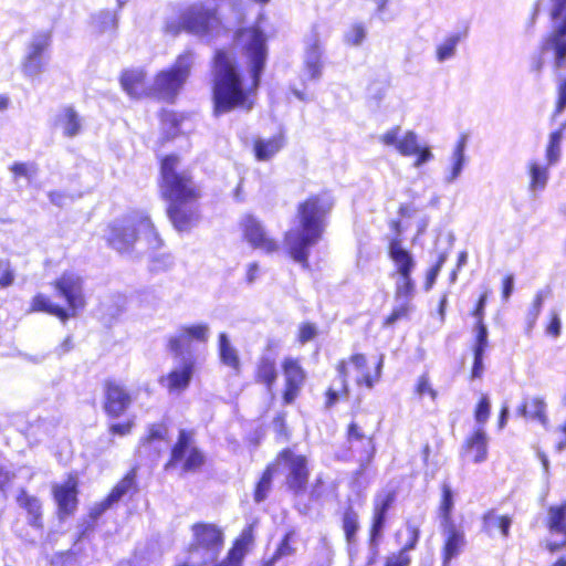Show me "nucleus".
<instances>
[{
    "label": "nucleus",
    "instance_id": "1",
    "mask_svg": "<svg viewBox=\"0 0 566 566\" xmlns=\"http://www.w3.org/2000/svg\"><path fill=\"white\" fill-rule=\"evenodd\" d=\"M233 42L241 48L248 60L251 82L245 84L229 49L214 50L210 60V97L214 116L234 111H252L266 64V36L259 27L238 28L233 33Z\"/></svg>",
    "mask_w": 566,
    "mask_h": 566
},
{
    "label": "nucleus",
    "instance_id": "2",
    "mask_svg": "<svg viewBox=\"0 0 566 566\" xmlns=\"http://www.w3.org/2000/svg\"><path fill=\"white\" fill-rule=\"evenodd\" d=\"M157 163V188L159 198L166 203V216L175 230L189 231L201 218L199 202L203 197L202 187L191 170L180 169V155L164 154Z\"/></svg>",
    "mask_w": 566,
    "mask_h": 566
},
{
    "label": "nucleus",
    "instance_id": "3",
    "mask_svg": "<svg viewBox=\"0 0 566 566\" xmlns=\"http://www.w3.org/2000/svg\"><path fill=\"white\" fill-rule=\"evenodd\" d=\"M333 207L327 190L311 193L296 205L295 227L284 233L283 243L285 253L305 270L310 269V250L323 239Z\"/></svg>",
    "mask_w": 566,
    "mask_h": 566
},
{
    "label": "nucleus",
    "instance_id": "4",
    "mask_svg": "<svg viewBox=\"0 0 566 566\" xmlns=\"http://www.w3.org/2000/svg\"><path fill=\"white\" fill-rule=\"evenodd\" d=\"M104 240L108 248L119 254L133 252L137 242H142L145 252L149 254L164 247V240L151 218L143 212L127 213L108 222Z\"/></svg>",
    "mask_w": 566,
    "mask_h": 566
},
{
    "label": "nucleus",
    "instance_id": "5",
    "mask_svg": "<svg viewBox=\"0 0 566 566\" xmlns=\"http://www.w3.org/2000/svg\"><path fill=\"white\" fill-rule=\"evenodd\" d=\"M210 328L206 323L181 325L177 333L166 339V350L180 365L171 369L165 377L169 391H184L188 388L196 368V359L190 353L191 343L206 344Z\"/></svg>",
    "mask_w": 566,
    "mask_h": 566
},
{
    "label": "nucleus",
    "instance_id": "6",
    "mask_svg": "<svg viewBox=\"0 0 566 566\" xmlns=\"http://www.w3.org/2000/svg\"><path fill=\"white\" fill-rule=\"evenodd\" d=\"M55 293L65 300L66 305L54 303L50 295L36 293L30 301L28 313H44L56 317L61 323L76 317L86 306L83 279L65 271L50 282Z\"/></svg>",
    "mask_w": 566,
    "mask_h": 566
},
{
    "label": "nucleus",
    "instance_id": "7",
    "mask_svg": "<svg viewBox=\"0 0 566 566\" xmlns=\"http://www.w3.org/2000/svg\"><path fill=\"white\" fill-rule=\"evenodd\" d=\"M207 464V454L196 442L192 429H180L170 446L164 463L166 472L178 471L181 475L200 472Z\"/></svg>",
    "mask_w": 566,
    "mask_h": 566
},
{
    "label": "nucleus",
    "instance_id": "8",
    "mask_svg": "<svg viewBox=\"0 0 566 566\" xmlns=\"http://www.w3.org/2000/svg\"><path fill=\"white\" fill-rule=\"evenodd\" d=\"M193 53L185 51L167 69L158 71L151 83V97L174 103L190 76Z\"/></svg>",
    "mask_w": 566,
    "mask_h": 566
},
{
    "label": "nucleus",
    "instance_id": "9",
    "mask_svg": "<svg viewBox=\"0 0 566 566\" xmlns=\"http://www.w3.org/2000/svg\"><path fill=\"white\" fill-rule=\"evenodd\" d=\"M388 226L394 235L388 241L387 253L401 279V282L396 285L395 298H411L415 292V283L411 277L415 260L411 252L402 247L401 235L405 227H401L399 219L390 220Z\"/></svg>",
    "mask_w": 566,
    "mask_h": 566
},
{
    "label": "nucleus",
    "instance_id": "10",
    "mask_svg": "<svg viewBox=\"0 0 566 566\" xmlns=\"http://www.w3.org/2000/svg\"><path fill=\"white\" fill-rule=\"evenodd\" d=\"M275 468H285L283 484L293 495H303L308 489L311 476L308 459L305 454L295 453L291 448L280 450L274 460Z\"/></svg>",
    "mask_w": 566,
    "mask_h": 566
},
{
    "label": "nucleus",
    "instance_id": "11",
    "mask_svg": "<svg viewBox=\"0 0 566 566\" xmlns=\"http://www.w3.org/2000/svg\"><path fill=\"white\" fill-rule=\"evenodd\" d=\"M368 413L354 415L345 430V439L350 450L359 454L361 467L370 464L376 454V433L369 427Z\"/></svg>",
    "mask_w": 566,
    "mask_h": 566
},
{
    "label": "nucleus",
    "instance_id": "12",
    "mask_svg": "<svg viewBox=\"0 0 566 566\" xmlns=\"http://www.w3.org/2000/svg\"><path fill=\"white\" fill-rule=\"evenodd\" d=\"M192 539L186 547V553L191 556L203 552L216 557L224 546L223 530L211 522H196L190 526Z\"/></svg>",
    "mask_w": 566,
    "mask_h": 566
},
{
    "label": "nucleus",
    "instance_id": "13",
    "mask_svg": "<svg viewBox=\"0 0 566 566\" xmlns=\"http://www.w3.org/2000/svg\"><path fill=\"white\" fill-rule=\"evenodd\" d=\"M80 482L76 473H69L61 483L51 488L52 499L55 503V515L60 522L72 517L78 509Z\"/></svg>",
    "mask_w": 566,
    "mask_h": 566
},
{
    "label": "nucleus",
    "instance_id": "14",
    "mask_svg": "<svg viewBox=\"0 0 566 566\" xmlns=\"http://www.w3.org/2000/svg\"><path fill=\"white\" fill-rule=\"evenodd\" d=\"M283 374L281 402L283 406L292 405L300 397L307 380V373L298 357L285 356L280 364Z\"/></svg>",
    "mask_w": 566,
    "mask_h": 566
},
{
    "label": "nucleus",
    "instance_id": "15",
    "mask_svg": "<svg viewBox=\"0 0 566 566\" xmlns=\"http://www.w3.org/2000/svg\"><path fill=\"white\" fill-rule=\"evenodd\" d=\"M407 541L406 543L395 552L387 554L382 558L381 566H410L412 557L410 551L415 549L420 539V528L415 524H407ZM380 560L379 545L371 546V551L368 553L365 559V566H378Z\"/></svg>",
    "mask_w": 566,
    "mask_h": 566
},
{
    "label": "nucleus",
    "instance_id": "16",
    "mask_svg": "<svg viewBox=\"0 0 566 566\" xmlns=\"http://www.w3.org/2000/svg\"><path fill=\"white\" fill-rule=\"evenodd\" d=\"M137 486V467H132L126 473L114 484L104 499L95 503L88 512L92 520H97L113 505L118 503L125 495L136 493Z\"/></svg>",
    "mask_w": 566,
    "mask_h": 566
},
{
    "label": "nucleus",
    "instance_id": "17",
    "mask_svg": "<svg viewBox=\"0 0 566 566\" xmlns=\"http://www.w3.org/2000/svg\"><path fill=\"white\" fill-rule=\"evenodd\" d=\"M397 497V491L391 489L377 493L373 501L371 517L368 527V544L378 546L382 531L387 523V514L394 506Z\"/></svg>",
    "mask_w": 566,
    "mask_h": 566
},
{
    "label": "nucleus",
    "instance_id": "18",
    "mask_svg": "<svg viewBox=\"0 0 566 566\" xmlns=\"http://www.w3.org/2000/svg\"><path fill=\"white\" fill-rule=\"evenodd\" d=\"M243 239L251 248L266 254H273L280 250L276 239L269 235L262 222L253 214H245L240 221Z\"/></svg>",
    "mask_w": 566,
    "mask_h": 566
},
{
    "label": "nucleus",
    "instance_id": "19",
    "mask_svg": "<svg viewBox=\"0 0 566 566\" xmlns=\"http://www.w3.org/2000/svg\"><path fill=\"white\" fill-rule=\"evenodd\" d=\"M180 23L190 33L208 35L220 24V19L216 9L192 6L182 13Z\"/></svg>",
    "mask_w": 566,
    "mask_h": 566
},
{
    "label": "nucleus",
    "instance_id": "20",
    "mask_svg": "<svg viewBox=\"0 0 566 566\" xmlns=\"http://www.w3.org/2000/svg\"><path fill=\"white\" fill-rule=\"evenodd\" d=\"M103 410L109 418H118L130 407L133 398L124 385L115 379L103 382Z\"/></svg>",
    "mask_w": 566,
    "mask_h": 566
},
{
    "label": "nucleus",
    "instance_id": "21",
    "mask_svg": "<svg viewBox=\"0 0 566 566\" xmlns=\"http://www.w3.org/2000/svg\"><path fill=\"white\" fill-rule=\"evenodd\" d=\"M545 526L551 534L562 536L559 541L547 542L546 548L551 553H555L566 547V499L558 504L548 506Z\"/></svg>",
    "mask_w": 566,
    "mask_h": 566
},
{
    "label": "nucleus",
    "instance_id": "22",
    "mask_svg": "<svg viewBox=\"0 0 566 566\" xmlns=\"http://www.w3.org/2000/svg\"><path fill=\"white\" fill-rule=\"evenodd\" d=\"M443 543L441 546V558L443 566H449L451 560L457 558L465 548V533L461 526L454 523L441 524Z\"/></svg>",
    "mask_w": 566,
    "mask_h": 566
},
{
    "label": "nucleus",
    "instance_id": "23",
    "mask_svg": "<svg viewBox=\"0 0 566 566\" xmlns=\"http://www.w3.org/2000/svg\"><path fill=\"white\" fill-rule=\"evenodd\" d=\"M347 367L353 365L354 368L359 373L356 378V385L366 388H373L381 378L384 356L380 355L375 367L368 368V358L363 353H354L347 359Z\"/></svg>",
    "mask_w": 566,
    "mask_h": 566
},
{
    "label": "nucleus",
    "instance_id": "24",
    "mask_svg": "<svg viewBox=\"0 0 566 566\" xmlns=\"http://www.w3.org/2000/svg\"><path fill=\"white\" fill-rule=\"evenodd\" d=\"M123 91L132 98L151 97V84H148L147 72L143 69H126L119 74Z\"/></svg>",
    "mask_w": 566,
    "mask_h": 566
},
{
    "label": "nucleus",
    "instance_id": "25",
    "mask_svg": "<svg viewBox=\"0 0 566 566\" xmlns=\"http://www.w3.org/2000/svg\"><path fill=\"white\" fill-rule=\"evenodd\" d=\"M15 502L24 512L28 525L36 531H43L44 511L41 499L31 494L25 488H20L15 496Z\"/></svg>",
    "mask_w": 566,
    "mask_h": 566
},
{
    "label": "nucleus",
    "instance_id": "26",
    "mask_svg": "<svg viewBox=\"0 0 566 566\" xmlns=\"http://www.w3.org/2000/svg\"><path fill=\"white\" fill-rule=\"evenodd\" d=\"M169 429L166 422H154L147 426L145 434L139 439V447L144 450L145 454L153 459L158 460L163 455V448L157 447V442L167 444L169 442Z\"/></svg>",
    "mask_w": 566,
    "mask_h": 566
},
{
    "label": "nucleus",
    "instance_id": "27",
    "mask_svg": "<svg viewBox=\"0 0 566 566\" xmlns=\"http://www.w3.org/2000/svg\"><path fill=\"white\" fill-rule=\"evenodd\" d=\"M253 382L272 392L277 384L279 368L274 356L261 354L254 365L252 374Z\"/></svg>",
    "mask_w": 566,
    "mask_h": 566
},
{
    "label": "nucleus",
    "instance_id": "28",
    "mask_svg": "<svg viewBox=\"0 0 566 566\" xmlns=\"http://www.w3.org/2000/svg\"><path fill=\"white\" fill-rule=\"evenodd\" d=\"M158 118L160 133L157 145L164 148L184 134L181 125L186 119V115L171 109H161L158 113Z\"/></svg>",
    "mask_w": 566,
    "mask_h": 566
},
{
    "label": "nucleus",
    "instance_id": "29",
    "mask_svg": "<svg viewBox=\"0 0 566 566\" xmlns=\"http://www.w3.org/2000/svg\"><path fill=\"white\" fill-rule=\"evenodd\" d=\"M549 19L555 23L552 29V41L558 53L566 50V0H549Z\"/></svg>",
    "mask_w": 566,
    "mask_h": 566
},
{
    "label": "nucleus",
    "instance_id": "30",
    "mask_svg": "<svg viewBox=\"0 0 566 566\" xmlns=\"http://www.w3.org/2000/svg\"><path fill=\"white\" fill-rule=\"evenodd\" d=\"M337 373L338 385H331L324 392V406L326 409L333 408L340 400L348 398L350 389L348 384L349 370H347V363L340 359L335 365Z\"/></svg>",
    "mask_w": 566,
    "mask_h": 566
},
{
    "label": "nucleus",
    "instance_id": "31",
    "mask_svg": "<svg viewBox=\"0 0 566 566\" xmlns=\"http://www.w3.org/2000/svg\"><path fill=\"white\" fill-rule=\"evenodd\" d=\"M397 150L401 156L411 157L415 156V166L419 167L424 163L432 159L433 155L429 146H420L418 136L415 132L408 130L399 140Z\"/></svg>",
    "mask_w": 566,
    "mask_h": 566
},
{
    "label": "nucleus",
    "instance_id": "32",
    "mask_svg": "<svg viewBox=\"0 0 566 566\" xmlns=\"http://www.w3.org/2000/svg\"><path fill=\"white\" fill-rule=\"evenodd\" d=\"M516 415L525 420L536 421L543 427H547L549 423L547 405L541 396L524 397L516 407Z\"/></svg>",
    "mask_w": 566,
    "mask_h": 566
},
{
    "label": "nucleus",
    "instance_id": "33",
    "mask_svg": "<svg viewBox=\"0 0 566 566\" xmlns=\"http://www.w3.org/2000/svg\"><path fill=\"white\" fill-rule=\"evenodd\" d=\"M217 347L220 363L230 368L234 375H240L243 364L239 350L232 345L226 333H219Z\"/></svg>",
    "mask_w": 566,
    "mask_h": 566
},
{
    "label": "nucleus",
    "instance_id": "34",
    "mask_svg": "<svg viewBox=\"0 0 566 566\" xmlns=\"http://www.w3.org/2000/svg\"><path fill=\"white\" fill-rule=\"evenodd\" d=\"M285 146V136L283 133L272 135L269 138H254L252 140V150L258 161L271 160Z\"/></svg>",
    "mask_w": 566,
    "mask_h": 566
},
{
    "label": "nucleus",
    "instance_id": "35",
    "mask_svg": "<svg viewBox=\"0 0 566 566\" xmlns=\"http://www.w3.org/2000/svg\"><path fill=\"white\" fill-rule=\"evenodd\" d=\"M255 541V523L245 525L239 535L232 541L227 551L232 557L244 565L247 555L251 552Z\"/></svg>",
    "mask_w": 566,
    "mask_h": 566
},
{
    "label": "nucleus",
    "instance_id": "36",
    "mask_svg": "<svg viewBox=\"0 0 566 566\" xmlns=\"http://www.w3.org/2000/svg\"><path fill=\"white\" fill-rule=\"evenodd\" d=\"M463 454L475 463H480L488 458L486 436L481 429L474 430L463 443Z\"/></svg>",
    "mask_w": 566,
    "mask_h": 566
},
{
    "label": "nucleus",
    "instance_id": "37",
    "mask_svg": "<svg viewBox=\"0 0 566 566\" xmlns=\"http://www.w3.org/2000/svg\"><path fill=\"white\" fill-rule=\"evenodd\" d=\"M512 523L510 515H497L494 509L485 511L481 516V528L489 535L497 530L502 537H509Z\"/></svg>",
    "mask_w": 566,
    "mask_h": 566
},
{
    "label": "nucleus",
    "instance_id": "38",
    "mask_svg": "<svg viewBox=\"0 0 566 566\" xmlns=\"http://www.w3.org/2000/svg\"><path fill=\"white\" fill-rule=\"evenodd\" d=\"M276 473L275 463L270 462L265 465V468L262 470L259 479L255 481L253 486V501L255 503H262L264 502L271 491L273 490V480Z\"/></svg>",
    "mask_w": 566,
    "mask_h": 566
},
{
    "label": "nucleus",
    "instance_id": "39",
    "mask_svg": "<svg viewBox=\"0 0 566 566\" xmlns=\"http://www.w3.org/2000/svg\"><path fill=\"white\" fill-rule=\"evenodd\" d=\"M56 124L69 138L78 135L82 129L81 117L73 106H66L62 109L56 117Z\"/></svg>",
    "mask_w": 566,
    "mask_h": 566
},
{
    "label": "nucleus",
    "instance_id": "40",
    "mask_svg": "<svg viewBox=\"0 0 566 566\" xmlns=\"http://www.w3.org/2000/svg\"><path fill=\"white\" fill-rule=\"evenodd\" d=\"M360 528L359 515L353 506H347L342 513V530L347 545L357 543V535Z\"/></svg>",
    "mask_w": 566,
    "mask_h": 566
},
{
    "label": "nucleus",
    "instance_id": "41",
    "mask_svg": "<svg viewBox=\"0 0 566 566\" xmlns=\"http://www.w3.org/2000/svg\"><path fill=\"white\" fill-rule=\"evenodd\" d=\"M440 501L438 505V516L441 524L454 523L452 512L454 507L453 491L448 483L440 486Z\"/></svg>",
    "mask_w": 566,
    "mask_h": 566
},
{
    "label": "nucleus",
    "instance_id": "42",
    "mask_svg": "<svg viewBox=\"0 0 566 566\" xmlns=\"http://www.w3.org/2000/svg\"><path fill=\"white\" fill-rule=\"evenodd\" d=\"M551 165H541L538 161H530L527 165V172L530 176L528 187L532 191H542L548 180V167Z\"/></svg>",
    "mask_w": 566,
    "mask_h": 566
},
{
    "label": "nucleus",
    "instance_id": "43",
    "mask_svg": "<svg viewBox=\"0 0 566 566\" xmlns=\"http://www.w3.org/2000/svg\"><path fill=\"white\" fill-rule=\"evenodd\" d=\"M566 129V122L563 123L558 129L552 132L549 134L548 143L546 146L545 157L547 160V165H554L558 161L560 156V142L563 138V133Z\"/></svg>",
    "mask_w": 566,
    "mask_h": 566
},
{
    "label": "nucleus",
    "instance_id": "44",
    "mask_svg": "<svg viewBox=\"0 0 566 566\" xmlns=\"http://www.w3.org/2000/svg\"><path fill=\"white\" fill-rule=\"evenodd\" d=\"M306 53L308 60L305 63L306 71L312 78H318L322 74L323 63L319 59L321 49L317 41L308 45Z\"/></svg>",
    "mask_w": 566,
    "mask_h": 566
},
{
    "label": "nucleus",
    "instance_id": "45",
    "mask_svg": "<svg viewBox=\"0 0 566 566\" xmlns=\"http://www.w3.org/2000/svg\"><path fill=\"white\" fill-rule=\"evenodd\" d=\"M403 302L395 306L390 313L382 319L381 326L387 328L394 326L397 322L407 319L412 311L410 298H402Z\"/></svg>",
    "mask_w": 566,
    "mask_h": 566
},
{
    "label": "nucleus",
    "instance_id": "46",
    "mask_svg": "<svg viewBox=\"0 0 566 566\" xmlns=\"http://www.w3.org/2000/svg\"><path fill=\"white\" fill-rule=\"evenodd\" d=\"M319 334L318 327L314 322L304 321L298 324L295 334V343L300 346L314 340Z\"/></svg>",
    "mask_w": 566,
    "mask_h": 566
},
{
    "label": "nucleus",
    "instance_id": "47",
    "mask_svg": "<svg viewBox=\"0 0 566 566\" xmlns=\"http://www.w3.org/2000/svg\"><path fill=\"white\" fill-rule=\"evenodd\" d=\"M413 392L419 398L429 397L431 400H436L438 398V391L433 388L428 371H423L418 377L413 387Z\"/></svg>",
    "mask_w": 566,
    "mask_h": 566
},
{
    "label": "nucleus",
    "instance_id": "48",
    "mask_svg": "<svg viewBox=\"0 0 566 566\" xmlns=\"http://www.w3.org/2000/svg\"><path fill=\"white\" fill-rule=\"evenodd\" d=\"M296 536V532L294 530H289L282 536L280 543L273 552L274 558L279 560L283 557L292 556L295 554L296 548L294 547V539Z\"/></svg>",
    "mask_w": 566,
    "mask_h": 566
},
{
    "label": "nucleus",
    "instance_id": "49",
    "mask_svg": "<svg viewBox=\"0 0 566 566\" xmlns=\"http://www.w3.org/2000/svg\"><path fill=\"white\" fill-rule=\"evenodd\" d=\"M460 40L461 34L459 33L450 34L449 36H447L444 41L441 44H439L436 49L437 60L442 62L453 56L455 46L458 45Z\"/></svg>",
    "mask_w": 566,
    "mask_h": 566
},
{
    "label": "nucleus",
    "instance_id": "50",
    "mask_svg": "<svg viewBox=\"0 0 566 566\" xmlns=\"http://www.w3.org/2000/svg\"><path fill=\"white\" fill-rule=\"evenodd\" d=\"M367 38V29L364 23H353L344 34V42L349 46H359Z\"/></svg>",
    "mask_w": 566,
    "mask_h": 566
},
{
    "label": "nucleus",
    "instance_id": "51",
    "mask_svg": "<svg viewBox=\"0 0 566 566\" xmlns=\"http://www.w3.org/2000/svg\"><path fill=\"white\" fill-rule=\"evenodd\" d=\"M467 144V137L460 136L457 140L454 149H453V164L451 167V179H455L463 167L464 164V149Z\"/></svg>",
    "mask_w": 566,
    "mask_h": 566
},
{
    "label": "nucleus",
    "instance_id": "52",
    "mask_svg": "<svg viewBox=\"0 0 566 566\" xmlns=\"http://www.w3.org/2000/svg\"><path fill=\"white\" fill-rule=\"evenodd\" d=\"M474 419L479 424H484L491 415V402L486 395H481L474 407Z\"/></svg>",
    "mask_w": 566,
    "mask_h": 566
},
{
    "label": "nucleus",
    "instance_id": "53",
    "mask_svg": "<svg viewBox=\"0 0 566 566\" xmlns=\"http://www.w3.org/2000/svg\"><path fill=\"white\" fill-rule=\"evenodd\" d=\"M10 171L15 180L20 178L31 179L36 174L38 167L33 163L15 161L10 166Z\"/></svg>",
    "mask_w": 566,
    "mask_h": 566
},
{
    "label": "nucleus",
    "instance_id": "54",
    "mask_svg": "<svg viewBox=\"0 0 566 566\" xmlns=\"http://www.w3.org/2000/svg\"><path fill=\"white\" fill-rule=\"evenodd\" d=\"M22 71L27 76H34L43 71L42 57L28 53L22 62Z\"/></svg>",
    "mask_w": 566,
    "mask_h": 566
},
{
    "label": "nucleus",
    "instance_id": "55",
    "mask_svg": "<svg viewBox=\"0 0 566 566\" xmlns=\"http://www.w3.org/2000/svg\"><path fill=\"white\" fill-rule=\"evenodd\" d=\"M473 353H484L488 347V328L484 322H475Z\"/></svg>",
    "mask_w": 566,
    "mask_h": 566
},
{
    "label": "nucleus",
    "instance_id": "56",
    "mask_svg": "<svg viewBox=\"0 0 566 566\" xmlns=\"http://www.w3.org/2000/svg\"><path fill=\"white\" fill-rule=\"evenodd\" d=\"M135 428V420L128 418L122 422L111 423L108 426V433L113 437H126L129 436Z\"/></svg>",
    "mask_w": 566,
    "mask_h": 566
},
{
    "label": "nucleus",
    "instance_id": "57",
    "mask_svg": "<svg viewBox=\"0 0 566 566\" xmlns=\"http://www.w3.org/2000/svg\"><path fill=\"white\" fill-rule=\"evenodd\" d=\"M566 109V76L557 85V97L552 113V119L557 118Z\"/></svg>",
    "mask_w": 566,
    "mask_h": 566
},
{
    "label": "nucleus",
    "instance_id": "58",
    "mask_svg": "<svg viewBox=\"0 0 566 566\" xmlns=\"http://www.w3.org/2000/svg\"><path fill=\"white\" fill-rule=\"evenodd\" d=\"M566 109V76L557 85V97L552 113V119L557 118Z\"/></svg>",
    "mask_w": 566,
    "mask_h": 566
},
{
    "label": "nucleus",
    "instance_id": "59",
    "mask_svg": "<svg viewBox=\"0 0 566 566\" xmlns=\"http://www.w3.org/2000/svg\"><path fill=\"white\" fill-rule=\"evenodd\" d=\"M448 255L446 252H442L438 255L434 264L429 269L426 277L424 289L429 290L432 287L439 272L441 271L443 264L446 263Z\"/></svg>",
    "mask_w": 566,
    "mask_h": 566
},
{
    "label": "nucleus",
    "instance_id": "60",
    "mask_svg": "<svg viewBox=\"0 0 566 566\" xmlns=\"http://www.w3.org/2000/svg\"><path fill=\"white\" fill-rule=\"evenodd\" d=\"M14 271L8 260L0 259V289H7L14 283Z\"/></svg>",
    "mask_w": 566,
    "mask_h": 566
},
{
    "label": "nucleus",
    "instance_id": "61",
    "mask_svg": "<svg viewBox=\"0 0 566 566\" xmlns=\"http://www.w3.org/2000/svg\"><path fill=\"white\" fill-rule=\"evenodd\" d=\"M51 42V35L50 33H42L36 36H34L29 53L39 55L42 57L44 51L49 48Z\"/></svg>",
    "mask_w": 566,
    "mask_h": 566
},
{
    "label": "nucleus",
    "instance_id": "62",
    "mask_svg": "<svg viewBox=\"0 0 566 566\" xmlns=\"http://www.w3.org/2000/svg\"><path fill=\"white\" fill-rule=\"evenodd\" d=\"M273 427L277 437L289 440L291 432L286 423V412L280 411L273 418Z\"/></svg>",
    "mask_w": 566,
    "mask_h": 566
},
{
    "label": "nucleus",
    "instance_id": "63",
    "mask_svg": "<svg viewBox=\"0 0 566 566\" xmlns=\"http://www.w3.org/2000/svg\"><path fill=\"white\" fill-rule=\"evenodd\" d=\"M543 307V297L541 295H537L533 303L532 307L527 315V331H532L534 326L536 325V322L541 315Z\"/></svg>",
    "mask_w": 566,
    "mask_h": 566
},
{
    "label": "nucleus",
    "instance_id": "64",
    "mask_svg": "<svg viewBox=\"0 0 566 566\" xmlns=\"http://www.w3.org/2000/svg\"><path fill=\"white\" fill-rule=\"evenodd\" d=\"M117 17L112 11L103 12L98 15V29L99 31L115 30L117 28Z\"/></svg>",
    "mask_w": 566,
    "mask_h": 566
}]
</instances>
